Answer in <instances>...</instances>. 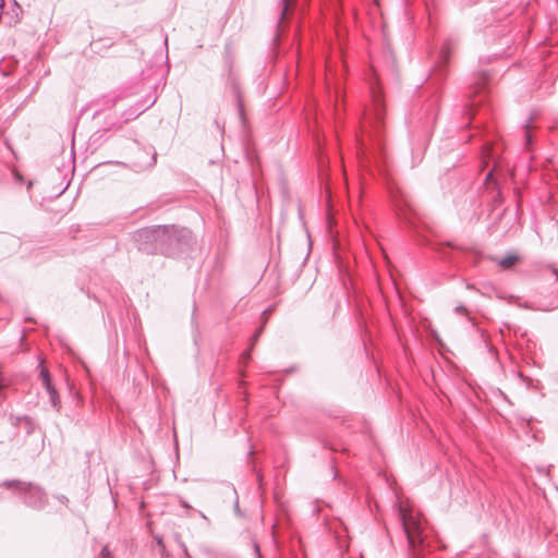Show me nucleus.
<instances>
[{
	"label": "nucleus",
	"mask_w": 558,
	"mask_h": 558,
	"mask_svg": "<svg viewBox=\"0 0 558 558\" xmlns=\"http://www.w3.org/2000/svg\"><path fill=\"white\" fill-rule=\"evenodd\" d=\"M399 517L408 544L412 549L420 547L426 537V521L420 511L414 510L409 504L401 502Z\"/></svg>",
	"instance_id": "1"
},
{
	"label": "nucleus",
	"mask_w": 558,
	"mask_h": 558,
	"mask_svg": "<svg viewBox=\"0 0 558 558\" xmlns=\"http://www.w3.org/2000/svg\"><path fill=\"white\" fill-rule=\"evenodd\" d=\"M100 558H112L111 553L109 551L108 547H104L100 553Z\"/></svg>",
	"instance_id": "4"
},
{
	"label": "nucleus",
	"mask_w": 558,
	"mask_h": 558,
	"mask_svg": "<svg viewBox=\"0 0 558 558\" xmlns=\"http://www.w3.org/2000/svg\"><path fill=\"white\" fill-rule=\"evenodd\" d=\"M458 314H466V308L462 305L456 307Z\"/></svg>",
	"instance_id": "5"
},
{
	"label": "nucleus",
	"mask_w": 558,
	"mask_h": 558,
	"mask_svg": "<svg viewBox=\"0 0 558 558\" xmlns=\"http://www.w3.org/2000/svg\"><path fill=\"white\" fill-rule=\"evenodd\" d=\"M250 357V353L246 352L244 355H243V359H248Z\"/></svg>",
	"instance_id": "7"
},
{
	"label": "nucleus",
	"mask_w": 558,
	"mask_h": 558,
	"mask_svg": "<svg viewBox=\"0 0 558 558\" xmlns=\"http://www.w3.org/2000/svg\"><path fill=\"white\" fill-rule=\"evenodd\" d=\"M490 149H492V147H489V146L486 147L484 158H487L489 156Z\"/></svg>",
	"instance_id": "6"
},
{
	"label": "nucleus",
	"mask_w": 558,
	"mask_h": 558,
	"mask_svg": "<svg viewBox=\"0 0 558 558\" xmlns=\"http://www.w3.org/2000/svg\"><path fill=\"white\" fill-rule=\"evenodd\" d=\"M520 260H521V258L519 255L510 254V255L499 259L497 262V264L501 269L507 270V269H511L512 267H514Z\"/></svg>",
	"instance_id": "2"
},
{
	"label": "nucleus",
	"mask_w": 558,
	"mask_h": 558,
	"mask_svg": "<svg viewBox=\"0 0 558 558\" xmlns=\"http://www.w3.org/2000/svg\"><path fill=\"white\" fill-rule=\"evenodd\" d=\"M40 377H41V380H43L45 387L47 388V390L49 391V393L51 395V398L53 400L54 396H56V390L51 386V380H50L49 372L47 368H45V367L41 368Z\"/></svg>",
	"instance_id": "3"
}]
</instances>
